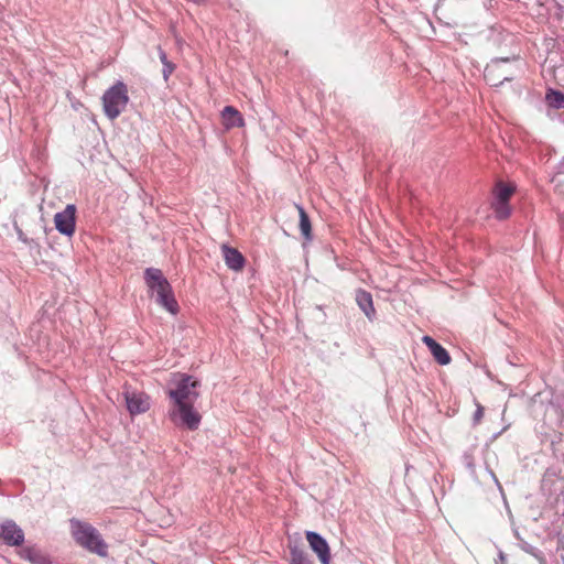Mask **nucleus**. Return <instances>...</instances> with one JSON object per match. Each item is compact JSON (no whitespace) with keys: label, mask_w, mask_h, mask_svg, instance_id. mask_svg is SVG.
Wrapping results in <instances>:
<instances>
[{"label":"nucleus","mask_w":564,"mask_h":564,"mask_svg":"<svg viewBox=\"0 0 564 564\" xmlns=\"http://www.w3.org/2000/svg\"><path fill=\"white\" fill-rule=\"evenodd\" d=\"M356 301L361 311L370 318L375 314L372 296L369 292L360 290L356 294Z\"/></svg>","instance_id":"14"},{"label":"nucleus","mask_w":564,"mask_h":564,"mask_svg":"<svg viewBox=\"0 0 564 564\" xmlns=\"http://www.w3.org/2000/svg\"><path fill=\"white\" fill-rule=\"evenodd\" d=\"M223 124L226 129L243 127L245 120L241 113L232 106H226L221 111Z\"/></svg>","instance_id":"12"},{"label":"nucleus","mask_w":564,"mask_h":564,"mask_svg":"<svg viewBox=\"0 0 564 564\" xmlns=\"http://www.w3.org/2000/svg\"><path fill=\"white\" fill-rule=\"evenodd\" d=\"M300 216V230L303 237L307 240L312 238V226L308 215L301 205H295Z\"/></svg>","instance_id":"15"},{"label":"nucleus","mask_w":564,"mask_h":564,"mask_svg":"<svg viewBox=\"0 0 564 564\" xmlns=\"http://www.w3.org/2000/svg\"><path fill=\"white\" fill-rule=\"evenodd\" d=\"M128 102V87L122 82H117L102 96L104 111L110 120L118 118L124 111Z\"/></svg>","instance_id":"4"},{"label":"nucleus","mask_w":564,"mask_h":564,"mask_svg":"<svg viewBox=\"0 0 564 564\" xmlns=\"http://www.w3.org/2000/svg\"><path fill=\"white\" fill-rule=\"evenodd\" d=\"M174 68H175V66L173 63H171V62L166 63V65L163 68V76L165 79H167L169 76L174 72Z\"/></svg>","instance_id":"19"},{"label":"nucleus","mask_w":564,"mask_h":564,"mask_svg":"<svg viewBox=\"0 0 564 564\" xmlns=\"http://www.w3.org/2000/svg\"><path fill=\"white\" fill-rule=\"evenodd\" d=\"M291 564H312V562L304 552L293 549L291 551Z\"/></svg>","instance_id":"18"},{"label":"nucleus","mask_w":564,"mask_h":564,"mask_svg":"<svg viewBox=\"0 0 564 564\" xmlns=\"http://www.w3.org/2000/svg\"><path fill=\"white\" fill-rule=\"evenodd\" d=\"M145 282L152 291L156 292V301L160 305L172 314L178 312V304L172 293L171 285L163 276L161 270L154 268L147 269Z\"/></svg>","instance_id":"3"},{"label":"nucleus","mask_w":564,"mask_h":564,"mask_svg":"<svg viewBox=\"0 0 564 564\" xmlns=\"http://www.w3.org/2000/svg\"><path fill=\"white\" fill-rule=\"evenodd\" d=\"M20 556L23 560L31 562L32 564H48L45 556H43L34 547H24L19 552Z\"/></svg>","instance_id":"16"},{"label":"nucleus","mask_w":564,"mask_h":564,"mask_svg":"<svg viewBox=\"0 0 564 564\" xmlns=\"http://www.w3.org/2000/svg\"><path fill=\"white\" fill-rule=\"evenodd\" d=\"M199 387L197 380L191 376H182L176 389L170 390L169 395L173 401L170 411V417L175 425L185 426L191 431L198 429L202 415L194 409V403L198 399L196 388Z\"/></svg>","instance_id":"1"},{"label":"nucleus","mask_w":564,"mask_h":564,"mask_svg":"<svg viewBox=\"0 0 564 564\" xmlns=\"http://www.w3.org/2000/svg\"><path fill=\"white\" fill-rule=\"evenodd\" d=\"M306 540L311 549L317 554L321 563L330 564V551L326 540L312 531L306 532Z\"/></svg>","instance_id":"9"},{"label":"nucleus","mask_w":564,"mask_h":564,"mask_svg":"<svg viewBox=\"0 0 564 564\" xmlns=\"http://www.w3.org/2000/svg\"><path fill=\"white\" fill-rule=\"evenodd\" d=\"M516 192L512 184L499 182L492 191L491 208L498 219H507L511 215L509 200Z\"/></svg>","instance_id":"5"},{"label":"nucleus","mask_w":564,"mask_h":564,"mask_svg":"<svg viewBox=\"0 0 564 564\" xmlns=\"http://www.w3.org/2000/svg\"><path fill=\"white\" fill-rule=\"evenodd\" d=\"M221 253L226 265L234 271H241L245 267L246 259L242 253L232 247L227 245L221 246Z\"/></svg>","instance_id":"10"},{"label":"nucleus","mask_w":564,"mask_h":564,"mask_svg":"<svg viewBox=\"0 0 564 564\" xmlns=\"http://www.w3.org/2000/svg\"><path fill=\"white\" fill-rule=\"evenodd\" d=\"M499 72H500V64L497 61V62H494L491 65H488L485 68L484 76H485L486 80L492 86H498V85L502 84L505 80H511V77H509V76H505L500 79Z\"/></svg>","instance_id":"13"},{"label":"nucleus","mask_w":564,"mask_h":564,"mask_svg":"<svg viewBox=\"0 0 564 564\" xmlns=\"http://www.w3.org/2000/svg\"><path fill=\"white\" fill-rule=\"evenodd\" d=\"M122 394L126 401L127 410L131 415L145 413L150 409V397L145 392L138 391L131 389L128 386H124Z\"/></svg>","instance_id":"6"},{"label":"nucleus","mask_w":564,"mask_h":564,"mask_svg":"<svg viewBox=\"0 0 564 564\" xmlns=\"http://www.w3.org/2000/svg\"><path fill=\"white\" fill-rule=\"evenodd\" d=\"M70 533L76 543L101 557L108 555V544L99 531L90 523L77 519L70 520Z\"/></svg>","instance_id":"2"},{"label":"nucleus","mask_w":564,"mask_h":564,"mask_svg":"<svg viewBox=\"0 0 564 564\" xmlns=\"http://www.w3.org/2000/svg\"><path fill=\"white\" fill-rule=\"evenodd\" d=\"M0 539L11 546H20L24 542V533L13 521L0 524Z\"/></svg>","instance_id":"8"},{"label":"nucleus","mask_w":564,"mask_h":564,"mask_svg":"<svg viewBox=\"0 0 564 564\" xmlns=\"http://www.w3.org/2000/svg\"><path fill=\"white\" fill-rule=\"evenodd\" d=\"M546 104L555 109L564 108V94L558 90L549 89L545 95Z\"/></svg>","instance_id":"17"},{"label":"nucleus","mask_w":564,"mask_h":564,"mask_svg":"<svg viewBox=\"0 0 564 564\" xmlns=\"http://www.w3.org/2000/svg\"><path fill=\"white\" fill-rule=\"evenodd\" d=\"M484 417V408L481 405L477 406V410L474 414V421L476 424L480 423L481 419Z\"/></svg>","instance_id":"20"},{"label":"nucleus","mask_w":564,"mask_h":564,"mask_svg":"<svg viewBox=\"0 0 564 564\" xmlns=\"http://www.w3.org/2000/svg\"><path fill=\"white\" fill-rule=\"evenodd\" d=\"M76 207L75 205H67L65 209L54 216V224L56 229L65 235L73 236L75 232Z\"/></svg>","instance_id":"7"},{"label":"nucleus","mask_w":564,"mask_h":564,"mask_svg":"<svg viewBox=\"0 0 564 564\" xmlns=\"http://www.w3.org/2000/svg\"><path fill=\"white\" fill-rule=\"evenodd\" d=\"M422 340L429 347L434 359L440 365L445 366L451 362V356L447 352V350L443 346H441L437 341H435L432 337L424 336Z\"/></svg>","instance_id":"11"},{"label":"nucleus","mask_w":564,"mask_h":564,"mask_svg":"<svg viewBox=\"0 0 564 564\" xmlns=\"http://www.w3.org/2000/svg\"><path fill=\"white\" fill-rule=\"evenodd\" d=\"M160 59H161V62L163 63V65H164V66L166 65V63H170V62L167 61V57H166L165 52H164V51H162L161 48H160Z\"/></svg>","instance_id":"21"}]
</instances>
